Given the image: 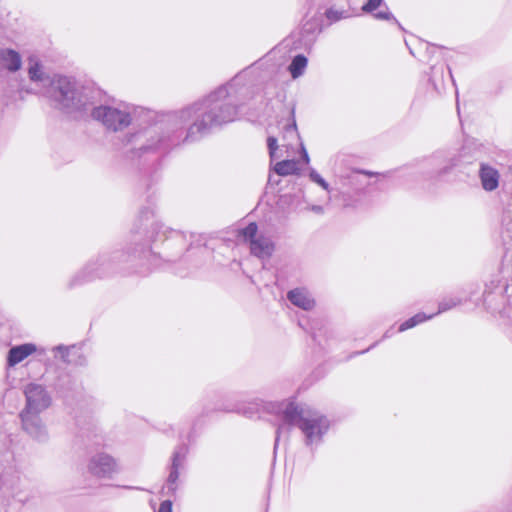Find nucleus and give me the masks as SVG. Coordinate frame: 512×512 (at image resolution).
I'll return each instance as SVG.
<instances>
[{"label":"nucleus","mask_w":512,"mask_h":512,"mask_svg":"<svg viewBox=\"0 0 512 512\" xmlns=\"http://www.w3.org/2000/svg\"><path fill=\"white\" fill-rule=\"evenodd\" d=\"M478 177L481 187L486 192H493L500 185L501 175L499 170L489 163H480Z\"/></svg>","instance_id":"ddd939ff"},{"label":"nucleus","mask_w":512,"mask_h":512,"mask_svg":"<svg viewBox=\"0 0 512 512\" xmlns=\"http://www.w3.org/2000/svg\"><path fill=\"white\" fill-rule=\"evenodd\" d=\"M35 353L43 354L44 350L34 343H24L13 346L7 353L6 365L9 368L15 367Z\"/></svg>","instance_id":"9b49d317"},{"label":"nucleus","mask_w":512,"mask_h":512,"mask_svg":"<svg viewBox=\"0 0 512 512\" xmlns=\"http://www.w3.org/2000/svg\"><path fill=\"white\" fill-rule=\"evenodd\" d=\"M326 17L331 21H337L341 18V13L336 10L329 9L326 11Z\"/></svg>","instance_id":"cd10ccee"},{"label":"nucleus","mask_w":512,"mask_h":512,"mask_svg":"<svg viewBox=\"0 0 512 512\" xmlns=\"http://www.w3.org/2000/svg\"><path fill=\"white\" fill-rule=\"evenodd\" d=\"M415 323H414V320L411 318H409L408 320L404 321L400 326H399V332H403V331H406L408 329H411L413 327H415Z\"/></svg>","instance_id":"bb28decb"},{"label":"nucleus","mask_w":512,"mask_h":512,"mask_svg":"<svg viewBox=\"0 0 512 512\" xmlns=\"http://www.w3.org/2000/svg\"><path fill=\"white\" fill-rule=\"evenodd\" d=\"M277 139L274 136H269L267 138V146L269 149V154L272 159L280 157V155L277 154V150L279 148L277 144Z\"/></svg>","instance_id":"412c9836"},{"label":"nucleus","mask_w":512,"mask_h":512,"mask_svg":"<svg viewBox=\"0 0 512 512\" xmlns=\"http://www.w3.org/2000/svg\"><path fill=\"white\" fill-rule=\"evenodd\" d=\"M22 429L33 440L44 443L49 439V432L40 414L20 413Z\"/></svg>","instance_id":"9d476101"},{"label":"nucleus","mask_w":512,"mask_h":512,"mask_svg":"<svg viewBox=\"0 0 512 512\" xmlns=\"http://www.w3.org/2000/svg\"><path fill=\"white\" fill-rule=\"evenodd\" d=\"M311 210H312L313 212L317 213V214H322V213L324 212L323 207H322V206H320V205H313V206L311 207Z\"/></svg>","instance_id":"473e14b6"},{"label":"nucleus","mask_w":512,"mask_h":512,"mask_svg":"<svg viewBox=\"0 0 512 512\" xmlns=\"http://www.w3.org/2000/svg\"><path fill=\"white\" fill-rule=\"evenodd\" d=\"M436 314H429V315H426L425 313H417L416 315H414L412 317V319L414 320V323L415 325L417 326L418 324H421L423 322H425L426 320H429V319H432Z\"/></svg>","instance_id":"393cba45"},{"label":"nucleus","mask_w":512,"mask_h":512,"mask_svg":"<svg viewBox=\"0 0 512 512\" xmlns=\"http://www.w3.org/2000/svg\"><path fill=\"white\" fill-rule=\"evenodd\" d=\"M290 138H299L295 122L292 123V124H288L285 127V132H284V135H283V140L290 139Z\"/></svg>","instance_id":"5701e85b"},{"label":"nucleus","mask_w":512,"mask_h":512,"mask_svg":"<svg viewBox=\"0 0 512 512\" xmlns=\"http://www.w3.org/2000/svg\"><path fill=\"white\" fill-rule=\"evenodd\" d=\"M88 472L97 477L111 479L113 475L120 472L118 461L106 452L93 454L87 463Z\"/></svg>","instance_id":"0eeeda50"},{"label":"nucleus","mask_w":512,"mask_h":512,"mask_svg":"<svg viewBox=\"0 0 512 512\" xmlns=\"http://www.w3.org/2000/svg\"><path fill=\"white\" fill-rule=\"evenodd\" d=\"M456 165V163L454 161H450L448 165L444 166L440 171H439V174H446L448 173L454 166Z\"/></svg>","instance_id":"7c9ffc66"},{"label":"nucleus","mask_w":512,"mask_h":512,"mask_svg":"<svg viewBox=\"0 0 512 512\" xmlns=\"http://www.w3.org/2000/svg\"><path fill=\"white\" fill-rule=\"evenodd\" d=\"M502 223L507 226V229L512 227V204L507 205L503 211Z\"/></svg>","instance_id":"4be33fe9"},{"label":"nucleus","mask_w":512,"mask_h":512,"mask_svg":"<svg viewBox=\"0 0 512 512\" xmlns=\"http://www.w3.org/2000/svg\"><path fill=\"white\" fill-rule=\"evenodd\" d=\"M96 92L78 85L72 78L54 75L51 85L44 90L43 96L53 105L68 113L85 112L94 105Z\"/></svg>","instance_id":"f03ea898"},{"label":"nucleus","mask_w":512,"mask_h":512,"mask_svg":"<svg viewBox=\"0 0 512 512\" xmlns=\"http://www.w3.org/2000/svg\"><path fill=\"white\" fill-rule=\"evenodd\" d=\"M382 1L383 0H368V2L363 5L362 10L366 13L373 12L381 5Z\"/></svg>","instance_id":"b1692460"},{"label":"nucleus","mask_w":512,"mask_h":512,"mask_svg":"<svg viewBox=\"0 0 512 512\" xmlns=\"http://www.w3.org/2000/svg\"><path fill=\"white\" fill-rule=\"evenodd\" d=\"M239 234L245 241L250 243V250L253 255L262 259L271 256L274 245L269 238L257 234V225L255 223H250L240 230Z\"/></svg>","instance_id":"6e6552de"},{"label":"nucleus","mask_w":512,"mask_h":512,"mask_svg":"<svg viewBox=\"0 0 512 512\" xmlns=\"http://www.w3.org/2000/svg\"><path fill=\"white\" fill-rule=\"evenodd\" d=\"M278 439H279V430L277 431L276 442L278 441Z\"/></svg>","instance_id":"72a5a7b5"},{"label":"nucleus","mask_w":512,"mask_h":512,"mask_svg":"<svg viewBox=\"0 0 512 512\" xmlns=\"http://www.w3.org/2000/svg\"><path fill=\"white\" fill-rule=\"evenodd\" d=\"M273 410L282 412L283 421L298 427L309 446L317 445L328 431L330 423L326 416L309 407L298 406L293 402L272 404Z\"/></svg>","instance_id":"7ed1b4c3"},{"label":"nucleus","mask_w":512,"mask_h":512,"mask_svg":"<svg viewBox=\"0 0 512 512\" xmlns=\"http://www.w3.org/2000/svg\"><path fill=\"white\" fill-rule=\"evenodd\" d=\"M388 332H389V331H387V332L385 333L384 337H389Z\"/></svg>","instance_id":"c9c22d12"},{"label":"nucleus","mask_w":512,"mask_h":512,"mask_svg":"<svg viewBox=\"0 0 512 512\" xmlns=\"http://www.w3.org/2000/svg\"><path fill=\"white\" fill-rule=\"evenodd\" d=\"M309 177H310L311 181H313L314 183L321 186L324 190H326V191L330 190L329 184L325 181V179L317 171L311 170L309 173Z\"/></svg>","instance_id":"aec40b11"},{"label":"nucleus","mask_w":512,"mask_h":512,"mask_svg":"<svg viewBox=\"0 0 512 512\" xmlns=\"http://www.w3.org/2000/svg\"><path fill=\"white\" fill-rule=\"evenodd\" d=\"M88 269L90 270V271H89V273H88V275L83 276V277H82V279H81V282H82V281H85V280H89V279H91V278L94 276V275L92 274V269H91V265H90V264L85 268V270H88ZM78 283H80V281L74 280V281L71 283V286H73V285H75V284H78Z\"/></svg>","instance_id":"c756f323"},{"label":"nucleus","mask_w":512,"mask_h":512,"mask_svg":"<svg viewBox=\"0 0 512 512\" xmlns=\"http://www.w3.org/2000/svg\"><path fill=\"white\" fill-rule=\"evenodd\" d=\"M228 95V87L224 86L205 99L175 111L168 118L167 136L158 137L160 128L150 127L144 135L151 143L143 148L152 149L166 142L170 146L192 143L210 128L233 121L237 116V108Z\"/></svg>","instance_id":"f257e3e1"},{"label":"nucleus","mask_w":512,"mask_h":512,"mask_svg":"<svg viewBox=\"0 0 512 512\" xmlns=\"http://www.w3.org/2000/svg\"><path fill=\"white\" fill-rule=\"evenodd\" d=\"M23 58L19 51L12 48H0V75L4 72L14 74L21 70Z\"/></svg>","instance_id":"f8f14e48"},{"label":"nucleus","mask_w":512,"mask_h":512,"mask_svg":"<svg viewBox=\"0 0 512 512\" xmlns=\"http://www.w3.org/2000/svg\"><path fill=\"white\" fill-rule=\"evenodd\" d=\"M25 406L20 413L41 414L52 404V398L46 388L37 383L24 387Z\"/></svg>","instance_id":"423d86ee"},{"label":"nucleus","mask_w":512,"mask_h":512,"mask_svg":"<svg viewBox=\"0 0 512 512\" xmlns=\"http://www.w3.org/2000/svg\"><path fill=\"white\" fill-rule=\"evenodd\" d=\"M3 93H4V94H8V93H9V91H6V90L3 88Z\"/></svg>","instance_id":"f704fd0d"},{"label":"nucleus","mask_w":512,"mask_h":512,"mask_svg":"<svg viewBox=\"0 0 512 512\" xmlns=\"http://www.w3.org/2000/svg\"><path fill=\"white\" fill-rule=\"evenodd\" d=\"M307 63H308L307 58L302 54L296 55L293 58L291 64L288 67V70L293 79H297L303 75V73L307 67Z\"/></svg>","instance_id":"dca6fc26"},{"label":"nucleus","mask_w":512,"mask_h":512,"mask_svg":"<svg viewBox=\"0 0 512 512\" xmlns=\"http://www.w3.org/2000/svg\"><path fill=\"white\" fill-rule=\"evenodd\" d=\"M75 351V347H65V346H57L54 348L55 356L61 358L63 361L67 363H71L72 360L69 358V356L72 354V352Z\"/></svg>","instance_id":"6ab92c4d"},{"label":"nucleus","mask_w":512,"mask_h":512,"mask_svg":"<svg viewBox=\"0 0 512 512\" xmlns=\"http://www.w3.org/2000/svg\"><path fill=\"white\" fill-rule=\"evenodd\" d=\"M27 76L31 84L35 86L38 92L43 95L44 90L48 88L54 80V75H50L45 65L35 55L27 58Z\"/></svg>","instance_id":"1a4fd4ad"},{"label":"nucleus","mask_w":512,"mask_h":512,"mask_svg":"<svg viewBox=\"0 0 512 512\" xmlns=\"http://www.w3.org/2000/svg\"><path fill=\"white\" fill-rule=\"evenodd\" d=\"M301 146V150H302V156H303V160L305 161V163H308L309 162V156H308V153L304 147V145L301 143L300 144Z\"/></svg>","instance_id":"2f4dec72"},{"label":"nucleus","mask_w":512,"mask_h":512,"mask_svg":"<svg viewBox=\"0 0 512 512\" xmlns=\"http://www.w3.org/2000/svg\"><path fill=\"white\" fill-rule=\"evenodd\" d=\"M484 304L493 312L509 316L512 311V285L501 283L499 279L492 280L486 285Z\"/></svg>","instance_id":"39448f33"},{"label":"nucleus","mask_w":512,"mask_h":512,"mask_svg":"<svg viewBox=\"0 0 512 512\" xmlns=\"http://www.w3.org/2000/svg\"><path fill=\"white\" fill-rule=\"evenodd\" d=\"M187 451L188 449L186 446H179L173 453L171 471L167 484L168 490L170 491H174L176 489V482L179 477V469L183 467Z\"/></svg>","instance_id":"4468645a"},{"label":"nucleus","mask_w":512,"mask_h":512,"mask_svg":"<svg viewBox=\"0 0 512 512\" xmlns=\"http://www.w3.org/2000/svg\"><path fill=\"white\" fill-rule=\"evenodd\" d=\"M158 512H173L172 511V502L170 500H165L160 504Z\"/></svg>","instance_id":"c85d7f7f"},{"label":"nucleus","mask_w":512,"mask_h":512,"mask_svg":"<svg viewBox=\"0 0 512 512\" xmlns=\"http://www.w3.org/2000/svg\"><path fill=\"white\" fill-rule=\"evenodd\" d=\"M288 300L296 307L309 311L315 306V300L305 288H295L288 292Z\"/></svg>","instance_id":"2eb2a0df"},{"label":"nucleus","mask_w":512,"mask_h":512,"mask_svg":"<svg viewBox=\"0 0 512 512\" xmlns=\"http://www.w3.org/2000/svg\"><path fill=\"white\" fill-rule=\"evenodd\" d=\"M91 116L106 129L117 132L130 126L134 121L150 117L151 111L126 102H113L91 107Z\"/></svg>","instance_id":"20e7f679"},{"label":"nucleus","mask_w":512,"mask_h":512,"mask_svg":"<svg viewBox=\"0 0 512 512\" xmlns=\"http://www.w3.org/2000/svg\"><path fill=\"white\" fill-rule=\"evenodd\" d=\"M374 17L379 20H392L394 19L393 15L387 11H380L374 14Z\"/></svg>","instance_id":"a878e982"},{"label":"nucleus","mask_w":512,"mask_h":512,"mask_svg":"<svg viewBox=\"0 0 512 512\" xmlns=\"http://www.w3.org/2000/svg\"><path fill=\"white\" fill-rule=\"evenodd\" d=\"M462 303V299L458 296L448 297L443 299L438 306V311L435 313L436 315L449 311Z\"/></svg>","instance_id":"a211bd4d"},{"label":"nucleus","mask_w":512,"mask_h":512,"mask_svg":"<svg viewBox=\"0 0 512 512\" xmlns=\"http://www.w3.org/2000/svg\"><path fill=\"white\" fill-rule=\"evenodd\" d=\"M274 170L281 176L291 175L299 170L298 162L295 160H283L275 164Z\"/></svg>","instance_id":"f3484780"}]
</instances>
